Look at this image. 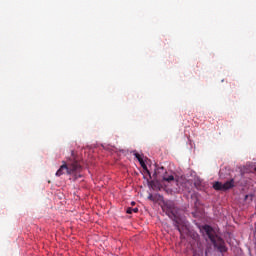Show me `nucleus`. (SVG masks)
I'll list each match as a JSON object with an SVG mask.
<instances>
[{"mask_svg":"<svg viewBox=\"0 0 256 256\" xmlns=\"http://www.w3.org/2000/svg\"><path fill=\"white\" fill-rule=\"evenodd\" d=\"M62 163L63 164L56 172V177H61V175H65V173L67 175H73L75 179H79V177H81V174L79 173H81L83 167L81 166L79 161L75 159L74 156H72V158H69L67 162L63 161Z\"/></svg>","mask_w":256,"mask_h":256,"instance_id":"f257e3e1","label":"nucleus"},{"mask_svg":"<svg viewBox=\"0 0 256 256\" xmlns=\"http://www.w3.org/2000/svg\"><path fill=\"white\" fill-rule=\"evenodd\" d=\"M200 231L203 233V235H206V237H208L211 243H213L214 247H218L221 253H226L227 247H225V244H223V240L219 236H217L213 227L209 225H204L200 228Z\"/></svg>","mask_w":256,"mask_h":256,"instance_id":"f03ea898","label":"nucleus"},{"mask_svg":"<svg viewBox=\"0 0 256 256\" xmlns=\"http://www.w3.org/2000/svg\"><path fill=\"white\" fill-rule=\"evenodd\" d=\"M168 216L171 219H173L174 225H175L177 231H179L180 235L183 236V233L187 229V224L185 223V220H183L180 217L176 216L175 212L173 210L168 212Z\"/></svg>","mask_w":256,"mask_h":256,"instance_id":"7ed1b4c3","label":"nucleus"},{"mask_svg":"<svg viewBox=\"0 0 256 256\" xmlns=\"http://www.w3.org/2000/svg\"><path fill=\"white\" fill-rule=\"evenodd\" d=\"M234 187H235L234 179H231L230 181H227L224 184L221 182H215L213 184V189H215V191H229V189H233Z\"/></svg>","mask_w":256,"mask_h":256,"instance_id":"20e7f679","label":"nucleus"},{"mask_svg":"<svg viewBox=\"0 0 256 256\" xmlns=\"http://www.w3.org/2000/svg\"><path fill=\"white\" fill-rule=\"evenodd\" d=\"M194 187L198 189V191H203L205 185L203 184V180L201 178L194 179Z\"/></svg>","mask_w":256,"mask_h":256,"instance_id":"39448f33","label":"nucleus"},{"mask_svg":"<svg viewBox=\"0 0 256 256\" xmlns=\"http://www.w3.org/2000/svg\"><path fill=\"white\" fill-rule=\"evenodd\" d=\"M140 165L142 169H144L145 173L149 176V179H152L151 172L149 171V168H147V164H145V161L141 160Z\"/></svg>","mask_w":256,"mask_h":256,"instance_id":"423d86ee","label":"nucleus"},{"mask_svg":"<svg viewBox=\"0 0 256 256\" xmlns=\"http://www.w3.org/2000/svg\"><path fill=\"white\" fill-rule=\"evenodd\" d=\"M163 181H167V183H171V181H175V176L168 175L167 172L162 176Z\"/></svg>","mask_w":256,"mask_h":256,"instance_id":"0eeeda50","label":"nucleus"},{"mask_svg":"<svg viewBox=\"0 0 256 256\" xmlns=\"http://www.w3.org/2000/svg\"><path fill=\"white\" fill-rule=\"evenodd\" d=\"M126 213H128V215H131V213H139V208H131V207H128L126 209Z\"/></svg>","mask_w":256,"mask_h":256,"instance_id":"6e6552de","label":"nucleus"},{"mask_svg":"<svg viewBox=\"0 0 256 256\" xmlns=\"http://www.w3.org/2000/svg\"><path fill=\"white\" fill-rule=\"evenodd\" d=\"M161 171H165V167H160L157 170H155V172L153 174L154 179H157V177H158L159 173H161Z\"/></svg>","mask_w":256,"mask_h":256,"instance_id":"1a4fd4ad","label":"nucleus"},{"mask_svg":"<svg viewBox=\"0 0 256 256\" xmlns=\"http://www.w3.org/2000/svg\"><path fill=\"white\" fill-rule=\"evenodd\" d=\"M134 157H136V159L139 161V163H140L141 161H143V158L141 157V154H139V153H135V154H134Z\"/></svg>","mask_w":256,"mask_h":256,"instance_id":"9d476101","label":"nucleus"},{"mask_svg":"<svg viewBox=\"0 0 256 256\" xmlns=\"http://www.w3.org/2000/svg\"><path fill=\"white\" fill-rule=\"evenodd\" d=\"M148 183H149L150 187H152V189H153V187H155V181L154 180L148 181Z\"/></svg>","mask_w":256,"mask_h":256,"instance_id":"9b49d317","label":"nucleus"},{"mask_svg":"<svg viewBox=\"0 0 256 256\" xmlns=\"http://www.w3.org/2000/svg\"><path fill=\"white\" fill-rule=\"evenodd\" d=\"M131 205H132V206L135 205V201H132V202H131Z\"/></svg>","mask_w":256,"mask_h":256,"instance_id":"f8f14e48","label":"nucleus"},{"mask_svg":"<svg viewBox=\"0 0 256 256\" xmlns=\"http://www.w3.org/2000/svg\"><path fill=\"white\" fill-rule=\"evenodd\" d=\"M153 196H149V199H151Z\"/></svg>","mask_w":256,"mask_h":256,"instance_id":"ddd939ff","label":"nucleus"},{"mask_svg":"<svg viewBox=\"0 0 256 256\" xmlns=\"http://www.w3.org/2000/svg\"><path fill=\"white\" fill-rule=\"evenodd\" d=\"M254 171L256 172V167L254 168Z\"/></svg>","mask_w":256,"mask_h":256,"instance_id":"4468645a","label":"nucleus"}]
</instances>
